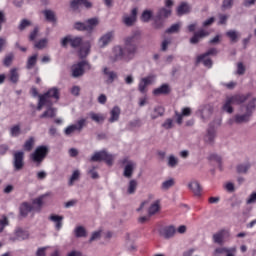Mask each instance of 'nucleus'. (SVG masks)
<instances>
[{"mask_svg":"<svg viewBox=\"0 0 256 256\" xmlns=\"http://www.w3.org/2000/svg\"><path fill=\"white\" fill-rule=\"evenodd\" d=\"M255 109H256V98L253 97L245 106L241 107V111H245L244 114H236L234 116V119H230L228 121L229 125H233V123H237L238 125H241L243 123H249L251 119V115H253V113L255 112Z\"/></svg>","mask_w":256,"mask_h":256,"instance_id":"obj_1","label":"nucleus"},{"mask_svg":"<svg viewBox=\"0 0 256 256\" xmlns=\"http://www.w3.org/2000/svg\"><path fill=\"white\" fill-rule=\"evenodd\" d=\"M174 5L173 0H165V7L160 8L156 14L154 29H163V19L171 17V13H173L171 7Z\"/></svg>","mask_w":256,"mask_h":256,"instance_id":"obj_2","label":"nucleus"},{"mask_svg":"<svg viewBox=\"0 0 256 256\" xmlns=\"http://www.w3.org/2000/svg\"><path fill=\"white\" fill-rule=\"evenodd\" d=\"M250 96V94H236L227 96L222 105V110L225 111V113L231 114L234 111L233 105H241L242 103H245Z\"/></svg>","mask_w":256,"mask_h":256,"instance_id":"obj_3","label":"nucleus"},{"mask_svg":"<svg viewBox=\"0 0 256 256\" xmlns=\"http://www.w3.org/2000/svg\"><path fill=\"white\" fill-rule=\"evenodd\" d=\"M90 161L94 163H99L101 161H105V163L109 166L113 165V161H115V155L108 153L105 150L95 152Z\"/></svg>","mask_w":256,"mask_h":256,"instance_id":"obj_4","label":"nucleus"},{"mask_svg":"<svg viewBox=\"0 0 256 256\" xmlns=\"http://www.w3.org/2000/svg\"><path fill=\"white\" fill-rule=\"evenodd\" d=\"M85 71H91V64L89 62L82 60L71 67L72 77L77 79L79 77H83L85 75Z\"/></svg>","mask_w":256,"mask_h":256,"instance_id":"obj_5","label":"nucleus"},{"mask_svg":"<svg viewBox=\"0 0 256 256\" xmlns=\"http://www.w3.org/2000/svg\"><path fill=\"white\" fill-rule=\"evenodd\" d=\"M47 153H49V148L47 146H38L35 151L30 155V159L33 161V163L41 165V163L45 161Z\"/></svg>","mask_w":256,"mask_h":256,"instance_id":"obj_6","label":"nucleus"},{"mask_svg":"<svg viewBox=\"0 0 256 256\" xmlns=\"http://www.w3.org/2000/svg\"><path fill=\"white\" fill-rule=\"evenodd\" d=\"M12 165L14 171H21L25 167V152L17 150L12 153Z\"/></svg>","mask_w":256,"mask_h":256,"instance_id":"obj_7","label":"nucleus"},{"mask_svg":"<svg viewBox=\"0 0 256 256\" xmlns=\"http://www.w3.org/2000/svg\"><path fill=\"white\" fill-rule=\"evenodd\" d=\"M121 163L124 169L123 176L126 177V179H131V177H133L135 169H137V163H135V161L133 160H130L129 158L122 159Z\"/></svg>","mask_w":256,"mask_h":256,"instance_id":"obj_8","label":"nucleus"},{"mask_svg":"<svg viewBox=\"0 0 256 256\" xmlns=\"http://www.w3.org/2000/svg\"><path fill=\"white\" fill-rule=\"evenodd\" d=\"M85 125H87V119L81 118L77 121L76 124L67 126L64 129V135H66V137H71V135H73L75 133V131H78V133H81L83 131V127H85Z\"/></svg>","mask_w":256,"mask_h":256,"instance_id":"obj_9","label":"nucleus"},{"mask_svg":"<svg viewBox=\"0 0 256 256\" xmlns=\"http://www.w3.org/2000/svg\"><path fill=\"white\" fill-rule=\"evenodd\" d=\"M123 59H125V50L123 46L121 45L114 46L109 56L110 63H117V61H123Z\"/></svg>","mask_w":256,"mask_h":256,"instance_id":"obj_10","label":"nucleus"},{"mask_svg":"<svg viewBox=\"0 0 256 256\" xmlns=\"http://www.w3.org/2000/svg\"><path fill=\"white\" fill-rule=\"evenodd\" d=\"M113 39H115L114 31H108L102 34L97 41L99 49H105V47H109V45H111V43L113 42Z\"/></svg>","mask_w":256,"mask_h":256,"instance_id":"obj_11","label":"nucleus"},{"mask_svg":"<svg viewBox=\"0 0 256 256\" xmlns=\"http://www.w3.org/2000/svg\"><path fill=\"white\" fill-rule=\"evenodd\" d=\"M153 83H155V75H148L142 78L138 84V91H140V93H145L147 91V87H149V85H153Z\"/></svg>","mask_w":256,"mask_h":256,"instance_id":"obj_12","label":"nucleus"},{"mask_svg":"<svg viewBox=\"0 0 256 256\" xmlns=\"http://www.w3.org/2000/svg\"><path fill=\"white\" fill-rule=\"evenodd\" d=\"M198 115L202 121H207L211 118V115H213V106L209 104L202 106L198 110Z\"/></svg>","mask_w":256,"mask_h":256,"instance_id":"obj_13","label":"nucleus"},{"mask_svg":"<svg viewBox=\"0 0 256 256\" xmlns=\"http://www.w3.org/2000/svg\"><path fill=\"white\" fill-rule=\"evenodd\" d=\"M102 73L106 79L105 83L106 85H111V83L115 82V79H117V72L111 70L109 67L105 66L102 68Z\"/></svg>","mask_w":256,"mask_h":256,"instance_id":"obj_14","label":"nucleus"},{"mask_svg":"<svg viewBox=\"0 0 256 256\" xmlns=\"http://www.w3.org/2000/svg\"><path fill=\"white\" fill-rule=\"evenodd\" d=\"M163 115H165V108L161 105H156L149 110V117L152 121L159 119V117H163Z\"/></svg>","mask_w":256,"mask_h":256,"instance_id":"obj_15","label":"nucleus"},{"mask_svg":"<svg viewBox=\"0 0 256 256\" xmlns=\"http://www.w3.org/2000/svg\"><path fill=\"white\" fill-rule=\"evenodd\" d=\"M236 248H216L213 252V256H235Z\"/></svg>","mask_w":256,"mask_h":256,"instance_id":"obj_16","label":"nucleus"},{"mask_svg":"<svg viewBox=\"0 0 256 256\" xmlns=\"http://www.w3.org/2000/svg\"><path fill=\"white\" fill-rule=\"evenodd\" d=\"M137 13H138L137 8L132 9L130 15L123 16V23L127 27H132V25H135V21H137Z\"/></svg>","mask_w":256,"mask_h":256,"instance_id":"obj_17","label":"nucleus"},{"mask_svg":"<svg viewBox=\"0 0 256 256\" xmlns=\"http://www.w3.org/2000/svg\"><path fill=\"white\" fill-rule=\"evenodd\" d=\"M123 49L124 55L129 61H131V59H133V57H135V54L137 53V45L124 43Z\"/></svg>","mask_w":256,"mask_h":256,"instance_id":"obj_18","label":"nucleus"},{"mask_svg":"<svg viewBox=\"0 0 256 256\" xmlns=\"http://www.w3.org/2000/svg\"><path fill=\"white\" fill-rule=\"evenodd\" d=\"M192 110L189 107H184L181 110V113L175 111V117H176V122L178 125L183 124V117H191Z\"/></svg>","mask_w":256,"mask_h":256,"instance_id":"obj_19","label":"nucleus"},{"mask_svg":"<svg viewBox=\"0 0 256 256\" xmlns=\"http://www.w3.org/2000/svg\"><path fill=\"white\" fill-rule=\"evenodd\" d=\"M227 237H229V231L220 230L219 232H217L213 235V241H214V243H217V245H223V243H225V239H227Z\"/></svg>","mask_w":256,"mask_h":256,"instance_id":"obj_20","label":"nucleus"},{"mask_svg":"<svg viewBox=\"0 0 256 256\" xmlns=\"http://www.w3.org/2000/svg\"><path fill=\"white\" fill-rule=\"evenodd\" d=\"M141 41V32L134 31L132 34L124 38V43L128 45H137Z\"/></svg>","mask_w":256,"mask_h":256,"instance_id":"obj_21","label":"nucleus"},{"mask_svg":"<svg viewBox=\"0 0 256 256\" xmlns=\"http://www.w3.org/2000/svg\"><path fill=\"white\" fill-rule=\"evenodd\" d=\"M50 195L51 192H47L46 194H43L40 197L33 200L32 207L35 213H39V211H41V207H43V199H45V197H49Z\"/></svg>","mask_w":256,"mask_h":256,"instance_id":"obj_22","label":"nucleus"},{"mask_svg":"<svg viewBox=\"0 0 256 256\" xmlns=\"http://www.w3.org/2000/svg\"><path fill=\"white\" fill-rule=\"evenodd\" d=\"M205 37H209V32L201 29L193 35V37L190 39V43L192 45H197V43H199L201 39H205Z\"/></svg>","mask_w":256,"mask_h":256,"instance_id":"obj_23","label":"nucleus"},{"mask_svg":"<svg viewBox=\"0 0 256 256\" xmlns=\"http://www.w3.org/2000/svg\"><path fill=\"white\" fill-rule=\"evenodd\" d=\"M14 235L15 237L12 238V241H25V239H29V232L21 228H17Z\"/></svg>","mask_w":256,"mask_h":256,"instance_id":"obj_24","label":"nucleus"},{"mask_svg":"<svg viewBox=\"0 0 256 256\" xmlns=\"http://www.w3.org/2000/svg\"><path fill=\"white\" fill-rule=\"evenodd\" d=\"M217 137V132L213 128H209L204 136V142L207 145H213Z\"/></svg>","mask_w":256,"mask_h":256,"instance_id":"obj_25","label":"nucleus"},{"mask_svg":"<svg viewBox=\"0 0 256 256\" xmlns=\"http://www.w3.org/2000/svg\"><path fill=\"white\" fill-rule=\"evenodd\" d=\"M99 18L94 17L86 20V31L87 33H93L95 31L96 27L99 26Z\"/></svg>","mask_w":256,"mask_h":256,"instance_id":"obj_26","label":"nucleus"},{"mask_svg":"<svg viewBox=\"0 0 256 256\" xmlns=\"http://www.w3.org/2000/svg\"><path fill=\"white\" fill-rule=\"evenodd\" d=\"M121 117V108L119 106H114L110 111V117L108 119L109 123H117Z\"/></svg>","mask_w":256,"mask_h":256,"instance_id":"obj_27","label":"nucleus"},{"mask_svg":"<svg viewBox=\"0 0 256 256\" xmlns=\"http://www.w3.org/2000/svg\"><path fill=\"white\" fill-rule=\"evenodd\" d=\"M88 117L91 119V121H94V123L98 124L105 123V119H107V116H105V114L96 112H89Z\"/></svg>","mask_w":256,"mask_h":256,"instance_id":"obj_28","label":"nucleus"},{"mask_svg":"<svg viewBox=\"0 0 256 256\" xmlns=\"http://www.w3.org/2000/svg\"><path fill=\"white\" fill-rule=\"evenodd\" d=\"M161 211V200L154 201L148 208L149 217H153V215H157Z\"/></svg>","mask_w":256,"mask_h":256,"instance_id":"obj_29","label":"nucleus"},{"mask_svg":"<svg viewBox=\"0 0 256 256\" xmlns=\"http://www.w3.org/2000/svg\"><path fill=\"white\" fill-rule=\"evenodd\" d=\"M169 93H171V88H169V85L167 84H163L153 90V95L156 97H159L160 95H169Z\"/></svg>","mask_w":256,"mask_h":256,"instance_id":"obj_30","label":"nucleus"},{"mask_svg":"<svg viewBox=\"0 0 256 256\" xmlns=\"http://www.w3.org/2000/svg\"><path fill=\"white\" fill-rule=\"evenodd\" d=\"M187 13H191V6L186 2H182L177 8V15L181 17L187 15Z\"/></svg>","mask_w":256,"mask_h":256,"instance_id":"obj_31","label":"nucleus"},{"mask_svg":"<svg viewBox=\"0 0 256 256\" xmlns=\"http://www.w3.org/2000/svg\"><path fill=\"white\" fill-rule=\"evenodd\" d=\"M73 234L77 239L85 238L87 237V228L84 226H76L73 230Z\"/></svg>","mask_w":256,"mask_h":256,"instance_id":"obj_32","label":"nucleus"},{"mask_svg":"<svg viewBox=\"0 0 256 256\" xmlns=\"http://www.w3.org/2000/svg\"><path fill=\"white\" fill-rule=\"evenodd\" d=\"M188 188L190 191H192V193H194V195H196V197L201 196V184H199L197 181H191L188 183Z\"/></svg>","mask_w":256,"mask_h":256,"instance_id":"obj_33","label":"nucleus"},{"mask_svg":"<svg viewBox=\"0 0 256 256\" xmlns=\"http://www.w3.org/2000/svg\"><path fill=\"white\" fill-rule=\"evenodd\" d=\"M89 53H91V42L87 41L84 42L83 45L81 46L80 50H79V55L81 57V59L87 57V55H89Z\"/></svg>","mask_w":256,"mask_h":256,"instance_id":"obj_34","label":"nucleus"},{"mask_svg":"<svg viewBox=\"0 0 256 256\" xmlns=\"http://www.w3.org/2000/svg\"><path fill=\"white\" fill-rule=\"evenodd\" d=\"M49 219L53 223H55L56 230L60 231L61 227H63V219H64V217L56 215V214H52V215H50Z\"/></svg>","mask_w":256,"mask_h":256,"instance_id":"obj_35","label":"nucleus"},{"mask_svg":"<svg viewBox=\"0 0 256 256\" xmlns=\"http://www.w3.org/2000/svg\"><path fill=\"white\" fill-rule=\"evenodd\" d=\"M57 115V109L48 107L43 114L40 115V119H53Z\"/></svg>","mask_w":256,"mask_h":256,"instance_id":"obj_36","label":"nucleus"},{"mask_svg":"<svg viewBox=\"0 0 256 256\" xmlns=\"http://www.w3.org/2000/svg\"><path fill=\"white\" fill-rule=\"evenodd\" d=\"M31 211H35L33 210V206H31V204L24 202L21 204L20 206V215H22V217H27V215H29V213H31Z\"/></svg>","mask_w":256,"mask_h":256,"instance_id":"obj_37","label":"nucleus"},{"mask_svg":"<svg viewBox=\"0 0 256 256\" xmlns=\"http://www.w3.org/2000/svg\"><path fill=\"white\" fill-rule=\"evenodd\" d=\"M161 236L164 237V239H171L175 235V227L169 226L161 230Z\"/></svg>","mask_w":256,"mask_h":256,"instance_id":"obj_38","label":"nucleus"},{"mask_svg":"<svg viewBox=\"0 0 256 256\" xmlns=\"http://www.w3.org/2000/svg\"><path fill=\"white\" fill-rule=\"evenodd\" d=\"M141 127H143V122L141 119H133L127 124L128 131H133V129H139Z\"/></svg>","mask_w":256,"mask_h":256,"instance_id":"obj_39","label":"nucleus"},{"mask_svg":"<svg viewBox=\"0 0 256 256\" xmlns=\"http://www.w3.org/2000/svg\"><path fill=\"white\" fill-rule=\"evenodd\" d=\"M249 169H251L250 163H242L236 167L237 173H241L243 175H247V173H249Z\"/></svg>","mask_w":256,"mask_h":256,"instance_id":"obj_40","label":"nucleus"},{"mask_svg":"<svg viewBox=\"0 0 256 256\" xmlns=\"http://www.w3.org/2000/svg\"><path fill=\"white\" fill-rule=\"evenodd\" d=\"M167 165L168 167H171L172 169H175L177 165H179V158L177 156L171 154L167 158Z\"/></svg>","mask_w":256,"mask_h":256,"instance_id":"obj_41","label":"nucleus"},{"mask_svg":"<svg viewBox=\"0 0 256 256\" xmlns=\"http://www.w3.org/2000/svg\"><path fill=\"white\" fill-rule=\"evenodd\" d=\"M174 185H175L174 178H169L162 182L161 189L162 191H169V189H171V187H173Z\"/></svg>","mask_w":256,"mask_h":256,"instance_id":"obj_42","label":"nucleus"},{"mask_svg":"<svg viewBox=\"0 0 256 256\" xmlns=\"http://www.w3.org/2000/svg\"><path fill=\"white\" fill-rule=\"evenodd\" d=\"M33 147H35V137H30L25 141L23 149L24 151H33Z\"/></svg>","mask_w":256,"mask_h":256,"instance_id":"obj_43","label":"nucleus"},{"mask_svg":"<svg viewBox=\"0 0 256 256\" xmlns=\"http://www.w3.org/2000/svg\"><path fill=\"white\" fill-rule=\"evenodd\" d=\"M38 57H39V55H37V54L30 56L26 63V69H33V67H35V65H37Z\"/></svg>","mask_w":256,"mask_h":256,"instance_id":"obj_44","label":"nucleus"},{"mask_svg":"<svg viewBox=\"0 0 256 256\" xmlns=\"http://www.w3.org/2000/svg\"><path fill=\"white\" fill-rule=\"evenodd\" d=\"M9 79L11 83H17L19 81V70L17 68L10 70Z\"/></svg>","mask_w":256,"mask_h":256,"instance_id":"obj_45","label":"nucleus"},{"mask_svg":"<svg viewBox=\"0 0 256 256\" xmlns=\"http://www.w3.org/2000/svg\"><path fill=\"white\" fill-rule=\"evenodd\" d=\"M209 55H217V49L212 48V49L208 50L206 53L198 56L196 59V63H201L202 60L205 59V57H209Z\"/></svg>","mask_w":256,"mask_h":256,"instance_id":"obj_46","label":"nucleus"},{"mask_svg":"<svg viewBox=\"0 0 256 256\" xmlns=\"http://www.w3.org/2000/svg\"><path fill=\"white\" fill-rule=\"evenodd\" d=\"M137 191V180H130L128 183L127 193L128 195H135Z\"/></svg>","mask_w":256,"mask_h":256,"instance_id":"obj_47","label":"nucleus"},{"mask_svg":"<svg viewBox=\"0 0 256 256\" xmlns=\"http://www.w3.org/2000/svg\"><path fill=\"white\" fill-rule=\"evenodd\" d=\"M152 18H153V11L151 10L143 11L141 15V21H143V23H149V21H151Z\"/></svg>","mask_w":256,"mask_h":256,"instance_id":"obj_48","label":"nucleus"},{"mask_svg":"<svg viewBox=\"0 0 256 256\" xmlns=\"http://www.w3.org/2000/svg\"><path fill=\"white\" fill-rule=\"evenodd\" d=\"M45 94L47 95V97L49 99H51V97H53L54 99H56V101H59V89L51 88Z\"/></svg>","mask_w":256,"mask_h":256,"instance_id":"obj_49","label":"nucleus"},{"mask_svg":"<svg viewBox=\"0 0 256 256\" xmlns=\"http://www.w3.org/2000/svg\"><path fill=\"white\" fill-rule=\"evenodd\" d=\"M44 16L47 21H50L51 23H55L57 21V18L55 17V12L52 10H45Z\"/></svg>","mask_w":256,"mask_h":256,"instance_id":"obj_50","label":"nucleus"},{"mask_svg":"<svg viewBox=\"0 0 256 256\" xmlns=\"http://www.w3.org/2000/svg\"><path fill=\"white\" fill-rule=\"evenodd\" d=\"M227 37H229V39L232 41V43H237L238 39H239V32L235 31V30H230L228 32H226Z\"/></svg>","mask_w":256,"mask_h":256,"instance_id":"obj_51","label":"nucleus"},{"mask_svg":"<svg viewBox=\"0 0 256 256\" xmlns=\"http://www.w3.org/2000/svg\"><path fill=\"white\" fill-rule=\"evenodd\" d=\"M10 135L12 137H19L21 135V126L20 125H14L10 128Z\"/></svg>","mask_w":256,"mask_h":256,"instance_id":"obj_52","label":"nucleus"},{"mask_svg":"<svg viewBox=\"0 0 256 256\" xmlns=\"http://www.w3.org/2000/svg\"><path fill=\"white\" fill-rule=\"evenodd\" d=\"M163 129L169 130L173 129L175 127V122L171 118H167L163 123H162Z\"/></svg>","mask_w":256,"mask_h":256,"instance_id":"obj_53","label":"nucleus"},{"mask_svg":"<svg viewBox=\"0 0 256 256\" xmlns=\"http://www.w3.org/2000/svg\"><path fill=\"white\" fill-rule=\"evenodd\" d=\"M81 175V172H79V170H75L72 173V176L70 177V180L68 182V185L73 186L75 181H79V177Z\"/></svg>","mask_w":256,"mask_h":256,"instance_id":"obj_54","label":"nucleus"},{"mask_svg":"<svg viewBox=\"0 0 256 256\" xmlns=\"http://www.w3.org/2000/svg\"><path fill=\"white\" fill-rule=\"evenodd\" d=\"M180 29H181V23H176V24H173L171 27H169L166 30V33H169V34L179 33Z\"/></svg>","mask_w":256,"mask_h":256,"instance_id":"obj_55","label":"nucleus"},{"mask_svg":"<svg viewBox=\"0 0 256 256\" xmlns=\"http://www.w3.org/2000/svg\"><path fill=\"white\" fill-rule=\"evenodd\" d=\"M101 230H96L94 232H92L90 239H89V243H93V241H99V239H101Z\"/></svg>","mask_w":256,"mask_h":256,"instance_id":"obj_56","label":"nucleus"},{"mask_svg":"<svg viewBox=\"0 0 256 256\" xmlns=\"http://www.w3.org/2000/svg\"><path fill=\"white\" fill-rule=\"evenodd\" d=\"M82 39L81 37H73V36H70V45L71 47H79V45H81L82 43Z\"/></svg>","mask_w":256,"mask_h":256,"instance_id":"obj_57","label":"nucleus"},{"mask_svg":"<svg viewBox=\"0 0 256 256\" xmlns=\"http://www.w3.org/2000/svg\"><path fill=\"white\" fill-rule=\"evenodd\" d=\"M9 225V218L7 216H2L0 218V233H3L5 227Z\"/></svg>","mask_w":256,"mask_h":256,"instance_id":"obj_58","label":"nucleus"},{"mask_svg":"<svg viewBox=\"0 0 256 256\" xmlns=\"http://www.w3.org/2000/svg\"><path fill=\"white\" fill-rule=\"evenodd\" d=\"M47 43H49V40H47V38H44L40 41H38L35 44L36 49H45V47H47Z\"/></svg>","mask_w":256,"mask_h":256,"instance_id":"obj_59","label":"nucleus"},{"mask_svg":"<svg viewBox=\"0 0 256 256\" xmlns=\"http://www.w3.org/2000/svg\"><path fill=\"white\" fill-rule=\"evenodd\" d=\"M95 169H97V168L95 166H92L88 170V174L90 175L91 179H99V173Z\"/></svg>","mask_w":256,"mask_h":256,"instance_id":"obj_60","label":"nucleus"},{"mask_svg":"<svg viewBox=\"0 0 256 256\" xmlns=\"http://www.w3.org/2000/svg\"><path fill=\"white\" fill-rule=\"evenodd\" d=\"M74 28L77 29V31H87V24L86 22H76Z\"/></svg>","mask_w":256,"mask_h":256,"instance_id":"obj_61","label":"nucleus"},{"mask_svg":"<svg viewBox=\"0 0 256 256\" xmlns=\"http://www.w3.org/2000/svg\"><path fill=\"white\" fill-rule=\"evenodd\" d=\"M245 71H246V68H245V65L242 63V62H239L237 64V75H245Z\"/></svg>","mask_w":256,"mask_h":256,"instance_id":"obj_62","label":"nucleus"},{"mask_svg":"<svg viewBox=\"0 0 256 256\" xmlns=\"http://www.w3.org/2000/svg\"><path fill=\"white\" fill-rule=\"evenodd\" d=\"M247 205H253L256 203V191L252 192L246 200Z\"/></svg>","mask_w":256,"mask_h":256,"instance_id":"obj_63","label":"nucleus"},{"mask_svg":"<svg viewBox=\"0 0 256 256\" xmlns=\"http://www.w3.org/2000/svg\"><path fill=\"white\" fill-rule=\"evenodd\" d=\"M47 249H49V246L38 248V250L36 251V256H47V254L45 253Z\"/></svg>","mask_w":256,"mask_h":256,"instance_id":"obj_64","label":"nucleus"}]
</instances>
